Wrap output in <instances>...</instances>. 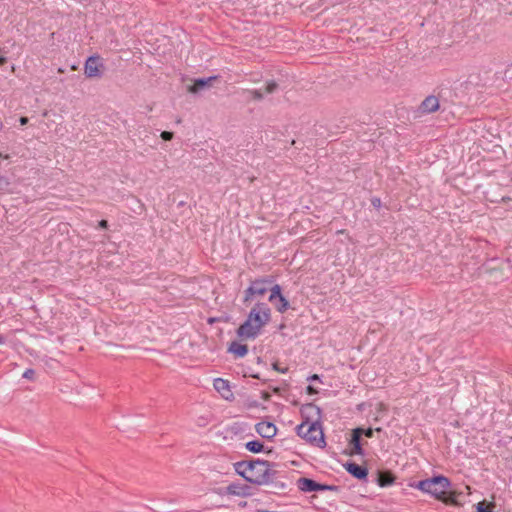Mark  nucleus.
Here are the masks:
<instances>
[{
	"label": "nucleus",
	"instance_id": "obj_28",
	"mask_svg": "<svg viewBox=\"0 0 512 512\" xmlns=\"http://www.w3.org/2000/svg\"><path fill=\"white\" fill-rule=\"evenodd\" d=\"M29 119L27 117H20L19 122L21 125H26L28 123Z\"/></svg>",
	"mask_w": 512,
	"mask_h": 512
},
{
	"label": "nucleus",
	"instance_id": "obj_24",
	"mask_svg": "<svg viewBox=\"0 0 512 512\" xmlns=\"http://www.w3.org/2000/svg\"><path fill=\"white\" fill-rule=\"evenodd\" d=\"M173 136H174V134H173L172 132H170V131H163V132L161 133V138H162L163 140H165V141H170V140H172Z\"/></svg>",
	"mask_w": 512,
	"mask_h": 512
},
{
	"label": "nucleus",
	"instance_id": "obj_31",
	"mask_svg": "<svg viewBox=\"0 0 512 512\" xmlns=\"http://www.w3.org/2000/svg\"><path fill=\"white\" fill-rule=\"evenodd\" d=\"M3 183H4L5 185H8V184H9V182L7 181V179H6L4 176H1V175H0V185H1V184H3Z\"/></svg>",
	"mask_w": 512,
	"mask_h": 512
},
{
	"label": "nucleus",
	"instance_id": "obj_36",
	"mask_svg": "<svg viewBox=\"0 0 512 512\" xmlns=\"http://www.w3.org/2000/svg\"><path fill=\"white\" fill-rule=\"evenodd\" d=\"M9 156L8 155H3L1 152H0V158H5L7 159Z\"/></svg>",
	"mask_w": 512,
	"mask_h": 512
},
{
	"label": "nucleus",
	"instance_id": "obj_25",
	"mask_svg": "<svg viewBox=\"0 0 512 512\" xmlns=\"http://www.w3.org/2000/svg\"><path fill=\"white\" fill-rule=\"evenodd\" d=\"M374 430L371 428H368L366 430L363 429V434H365L366 437L371 438L373 437Z\"/></svg>",
	"mask_w": 512,
	"mask_h": 512
},
{
	"label": "nucleus",
	"instance_id": "obj_7",
	"mask_svg": "<svg viewBox=\"0 0 512 512\" xmlns=\"http://www.w3.org/2000/svg\"><path fill=\"white\" fill-rule=\"evenodd\" d=\"M267 283L269 281L264 279L252 282L251 286L245 291L244 302L250 301L253 295L263 296L268 290Z\"/></svg>",
	"mask_w": 512,
	"mask_h": 512
},
{
	"label": "nucleus",
	"instance_id": "obj_14",
	"mask_svg": "<svg viewBox=\"0 0 512 512\" xmlns=\"http://www.w3.org/2000/svg\"><path fill=\"white\" fill-rule=\"evenodd\" d=\"M345 469L357 479H365L368 475L367 468L358 465L354 462H349L344 465Z\"/></svg>",
	"mask_w": 512,
	"mask_h": 512
},
{
	"label": "nucleus",
	"instance_id": "obj_15",
	"mask_svg": "<svg viewBox=\"0 0 512 512\" xmlns=\"http://www.w3.org/2000/svg\"><path fill=\"white\" fill-rule=\"evenodd\" d=\"M228 351L233 353L236 357L241 358L248 353V347L245 344L234 341L230 344Z\"/></svg>",
	"mask_w": 512,
	"mask_h": 512
},
{
	"label": "nucleus",
	"instance_id": "obj_10",
	"mask_svg": "<svg viewBox=\"0 0 512 512\" xmlns=\"http://www.w3.org/2000/svg\"><path fill=\"white\" fill-rule=\"evenodd\" d=\"M218 79V76H211L208 78H199L194 81V84L189 87V92L198 93L206 88H209Z\"/></svg>",
	"mask_w": 512,
	"mask_h": 512
},
{
	"label": "nucleus",
	"instance_id": "obj_1",
	"mask_svg": "<svg viewBox=\"0 0 512 512\" xmlns=\"http://www.w3.org/2000/svg\"><path fill=\"white\" fill-rule=\"evenodd\" d=\"M273 466L274 464L266 460L239 461L234 464L237 474L256 485H265L273 480L276 475Z\"/></svg>",
	"mask_w": 512,
	"mask_h": 512
},
{
	"label": "nucleus",
	"instance_id": "obj_27",
	"mask_svg": "<svg viewBox=\"0 0 512 512\" xmlns=\"http://www.w3.org/2000/svg\"><path fill=\"white\" fill-rule=\"evenodd\" d=\"M99 227L106 229L108 227V222L106 220H101L99 222Z\"/></svg>",
	"mask_w": 512,
	"mask_h": 512
},
{
	"label": "nucleus",
	"instance_id": "obj_26",
	"mask_svg": "<svg viewBox=\"0 0 512 512\" xmlns=\"http://www.w3.org/2000/svg\"><path fill=\"white\" fill-rule=\"evenodd\" d=\"M478 512H492L487 507H483L482 504L478 505Z\"/></svg>",
	"mask_w": 512,
	"mask_h": 512
},
{
	"label": "nucleus",
	"instance_id": "obj_30",
	"mask_svg": "<svg viewBox=\"0 0 512 512\" xmlns=\"http://www.w3.org/2000/svg\"><path fill=\"white\" fill-rule=\"evenodd\" d=\"M307 392L309 394H316L317 393V390H315L312 386H308L307 387Z\"/></svg>",
	"mask_w": 512,
	"mask_h": 512
},
{
	"label": "nucleus",
	"instance_id": "obj_9",
	"mask_svg": "<svg viewBox=\"0 0 512 512\" xmlns=\"http://www.w3.org/2000/svg\"><path fill=\"white\" fill-rule=\"evenodd\" d=\"M301 415L308 422H310L312 419H314V421H319L321 417V410L318 406L312 403H308L301 407Z\"/></svg>",
	"mask_w": 512,
	"mask_h": 512
},
{
	"label": "nucleus",
	"instance_id": "obj_16",
	"mask_svg": "<svg viewBox=\"0 0 512 512\" xmlns=\"http://www.w3.org/2000/svg\"><path fill=\"white\" fill-rule=\"evenodd\" d=\"M395 480L394 475L391 472H380L378 475V484L381 487L389 486L391 485Z\"/></svg>",
	"mask_w": 512,
	"mask_h": 512
},
{
	"label": "nucleus",
	"instance_id": "obj_8",
	"mask_svg": "<svg viewBox=\"0 0 512 512\" xmlns=\"http://www.w3.org/2000/svg\"><path fill=\"white\" fill-rule=\"evenodd\" d=\"M213 386L215 390L224 398L225 400H232L234 398V394L230 388L229 381L216 378L214 380Z\"/></svg>",
	"mask_w": 512,
	"mask_h": 512
},
{
	"label": "nucleus",
	"instance_id": "obj_11",
	"mask_svg": "<svg viewBox=\"0 0 512 512\" xmlns=\"http://www.w3.org/2000/svg\"><path fill=\"white\" fill-rule=\"evenodd\" d=\"M363 434L362 428H356L352 432V437L350 440V445L352 446V449L350 451V455H363V449L361 446V435Z\"/></svg>",
	"mask_w": 512,
	"mask_h": 512
},
{
	"label": "nucleus",
	"instance_id": "obj_4",
	"mask_svg": "<svg viewBox=\"0 0 512 512\" xmlns=\"http://www.w3.org/2000/svg\"><path fill=\"white\" fill-rule=\"evenodd\" d=\"M297 434L317 447L323 448L326 444L322 426L319 421H304L297 426Z\"/></svg>",
	"mask_w": 512,
	"mask_h": 512
},
{
	"label": "nucleus",
	"instance_id": "obj_35",
	"mask_svg": "<svg viewBox=\"0 0 512 512\" xmlns=\"http://www.w3.org/2000/svg\"><path fill=\"white\" fill-rule=\"evenodd\" d=\"M312 380H318L319 379V376L317 374H314L312 377H311Z\"/></svg>",
	"mask_w": 512,
	"mask_h": 512
},
{
	"label": "nucleus",
	"instance_id": "obj_3",
	"mask_svg": "<svg viewBox=\"0 0 512 512\" xmlns=\"http://www.w3.org/2000/svg\"><path fill=\"white\" fill-rule=\"evenodd\" d=\"M450 485V480L447 477L439 475L419 481L416 487L423 492L431 494L436 499L448 503L451 499H448L446 495Z\"/></svg>",
	"mask_w": 512,
	"mask_h": 512
},
{
	"label": "nucleus",
	"instance_id": "obj_34",
	"mask_svg": "<svg viewBox=\"0 0 512 512\" xmlns=\"http://www.w3.org/2000/svg\"><path fill=\"white\" fill-rule=\"evenodd\" d=\"M4 343H5V338L0 335V344H4Z\"/></svg>",
	"mask_w": 512,
	"mask_h": 512
},
{
	"label": "nucleus",
	"instance_id": "obj_20",
	"mask_svg": "<svg viewBox=\"0 0 512 512\" xmlns=\"http://www.w3.org/2000/svg\"><path fill=\"white\" fill-rule=\"evenodd\" d=\"M242 490H243V488L238 484H230L227 487V491L231 495H243L244 493Z\"/></svg>",
	"mask_w": 512,
	"mask_h": 512
},
{
	"label": "nucleus",
	"instance_id": "obj_22",
	"mask_svg": "<svg viewBox=\"0 0 512 512\" xmlns=\"http://www.w3.org/2000/svg\"><path fill=\"white\" fill-rule=\"evenodd\" d=\"M278 88V84L275 81H270L266 84L264 90L267 94L274 93Z\"/></svg>",
	"mask_w": 512,
	"mask_h": 512
},
{
	"label": "nucleus",
	"instance_id": "obj_33",
	"mask_svg": "<svg viewBox=\"0 0 512 512\" xmlns=\"http://www.w3.org/2000/svg\"><path fill=\"white\" fill-rule=\"evenodd\" d=\"M372 204H373L374 206H379V205H380V199H374V200L372 201Z\"/></svg>",
	"mask_w": 512,
	"mask_h": 512
},
{
	"label": "nucleus",
	"instance_id": "obj_29",
	"mask_svg": "<svg viewBox=\"0 0 512 512\" xmlns=\"http://www.w3.org/2000/svg\"><path fill=\"white\" fill-rule=\"evenodd\" d=\"M274 369H276L277 371L281 372V373H286L287 372V368H283L282 367H278L277 364H274Z\"/></svg>",
	"mask_w": 512,
	"mask_h": 512
},
{
	"label": "nucleus",
	"instance_id": "obj_2",
	"mask_svg": "<svg viewBox=\"0 0 512 512\" xmlns=\"http://www.w3.org/2000/svg\"><path fill=\"white\" fill-rule=\"evenodd\" d=\"M270 320V309L264 303H259L253 307L246 321L237 329V335L240 339H254L260 333L262 327Z\"/></svg>",
	"mask_w": 512,
	"mask_h": 512
},
{
	"label": "nucleus",
	"instance_id": "obj_23",
	"mask_svg": "<svg viewBox=\"0 0 512 512\" xmlns=\"http://www.w3.org/2000/svg\"><path fill=\"white\" fill-rule=\"evenodd\" d=\"M34 375H35V371L33 369H27L23 373V378L29 379V380H33L34 379Z\"/></svg>",
	"mask_w": 512,
	"mask_h": 512
},
{
	"label": "nucleus",
	"instance_id": "obj_13",
	"mask_svg": "<svg viewBox=\"0 0 512 512\" xmlns=\"http://www.w3.org/2000/svg\"><path fill=\"white\" fill-rule=\"evenodd\" d=\"M256 431L264 438H272L276 435V426L270 422H260L256 425Z\"/></svg>",
	"mask_w": 512,
	"mask_h": 512
},
{
	"label": "nucleus",
	"instance_id": "obj_19",
	"mask_svg": "<svg viewBox=\"0 0 512 512\" xmlns=\"http://www.w3.org/2000/svg\"><path fill=\"white\" fill-rule=\"evenodd\" d=\"M276 300L279 302V304H275L279 312H284L288 309L289 303L283 295L277 298Z\"/></svg>",
	"mask_w": 512,
	"mask_h": 512
},
{
	"label": "nucleus",
	"instance_id": "obj_12",
	"mask_svg": "<svg viewBox=\"0 0 512 512\" xmlns=\"http://www.w3.org/2000/svg\"><path fill=\"white\" fill-rule=\"evenodd\" d=\"M440 107L439 99L434 96L430 95L427 96L421 103L419 109L422 113H433L437 111Z\"/></svg>",
	"mask_w": 512,
	"mask_h": 512
},
{
	"label": "nucleus",
	"instance_id": "obj_5",
	"mask_svg": "<svg viewBox=\"0 0 512 512\" xmlns=\"http://www.w3.org/2000/svg\"><path fill=\"white\" fill-rule=\"evenodd\" d=\"M104 69V64L99 56L88 57L84 65V73L87 78H100Z\"/></svg>",
	"mask_w": 512,
	"mask_h": 512
},
{
	"label": "nucleus",
	"instance_id": "obj_18",
	"mask_svg": "<svg viewBox=\"0 0 512 512\" xmlns=\"http://www.w3.org/2000/svg\"><path fill=\"white\" fill-rule=\"evenodd\" d=\"M280 296H282L281 288L279 285L276 284L271 288V294L269 296V301L274 303L276 301V299L279 298Z\"/></svg>",
	"mask_w": 512,
	"mask_h": 512
},
{
	"label": "nucleus",
	"instance_id": "obj_37",
	"mask_svg": "<svg viewBox=\"0 0 512 512\" xmlns=\"http://www.w3.org/2000/svg\"><path fill=\"white\" fill-rule=\"evenodd\" d=\"M3 128V123L0 121V130Z\"/></svg>",
	"mask_w": 512,
	"mask_h": 512
},
{
	"label": "nucleus",
	"instance_id": "obj_32",
	"mask_svg": "<svg viewBox=\"0 0 512 512\" xmlns=\"http://www.w3.org/2000/svg\"><path fill=\"white\" fill-rule=\"evenodd\" d=\"M7 62V58L4 56H0V66L4 65Z\"/></svg>",
	"mask_w": 512,
	"mask_h": 512
},
{
	"label": "nucleus",
	"instance_id": "obj_6",
	"mask_svg": "<svg viewBox=\"0 0 512 512\" xmlns=\"http://www.w3.org/2000/svg\"><path fill=\"white\" fill-rule=\"evenodd\" d=\"M297 487L302 492L325 491L334 489L333 486L317 483L316 481L301 477L297 480Z\"/></svg>",
	"mask_w": 512,
	"mask_h": 512
},
{
	"label": "nucleus",
	"instance_id": "obj_17",
	"mask_svg": "<svg viewBox=\"0 0 512 512\" xmlns=\"http://www.w3.org/2000/svg\"><path fill=\"white\" fill-rule=\"evenodd\" d=\"M245 446L248 451L253 453H259L263 450V444L257 440L249 441Z\"/></svg>",
	"mask_w": 512,
	"mask_h": 512
},
{
	"label": "nucleus",
	"instance_id": "obj_21",
	"mask_svg": "<svg viewBox=\"0 0 512 512\" xmlns=\"http://www.w3.org/2000/svg\"><path fill=\"white\" fill-rule=\"evenodd\" d=\"M245 92L248 93L254 100L260 101L263 99V93L261 90L251 89L246 90Z\"/></svg>",
	"mask_w": 512,
	"mask_h": 512
}]
</instances>
